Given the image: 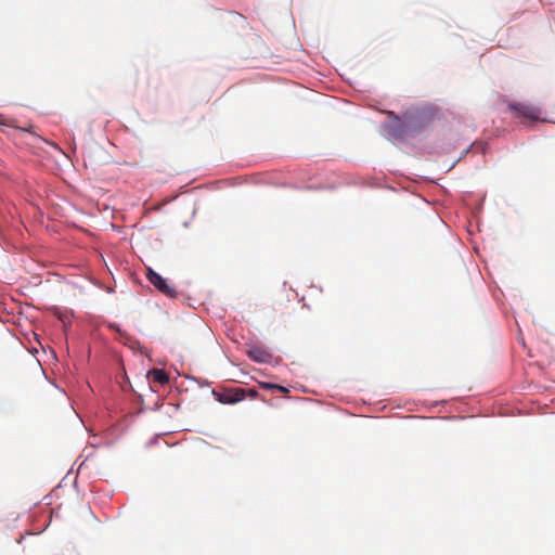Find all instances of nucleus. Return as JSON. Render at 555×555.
<instances>
[{"mask_svg": "<svg viewBox=\"0 0 555 555\" xmlns=\"http://www.w3.org/2000/svg\"><path fill=\"white\" fill-rule=\"evenodd\" d=\"M0 125L8 126V127H13L15 129H18V130H22V131H25V132H30V133L33 132V128H34L33 125H29L28 127H17L15 125V119H13V118L1 119L0 120Z\"/></svg>", "mask_w": 555, "mask_h": 555, "instance_id": "6", "label": "nucleus"}, {"mask_svg": "<svg viewBox=\"0 0 555 555\" xmlns=\"http://www.w3.org/2000/svg\"><path fill=\"white\" fill-rule=\"evenodd\" d=\"M247 356L255 362L268 363L271 361V353L262 347L253 346L248 349Z\"/></svg>", "mask_w": 555, "mask_h": 555, "instance_id": "3", "label": "nucleus"}, {"mask_svg": "<svg viewBox=\"0 0 555 555\" xmlns=\"http://www.w3.org/2000/svg\"><path fill=\"white\" fill-rule=\"evenodd\" d=\"M257 395V391L256 390H250V396L251 397H255Z\"/></svg>", "mask_w": 555, "mask_h": 555, "instance_id": "10", "label": "nucleus"}, {"mask_svg": "<svg viewBox=\"0 0 555 555\" xmlns=\"http://www.w3.org/2000/svg\"><path fill=\"white\" fill-rule=\"evenodd\" d=\"M62 555H77L75 552H73L72 550H65Z\"/></svg>", "mask_w": 555, "mask_h": 555, "instance_id": "9", "label": "nucleus"}, {"mask_svg": "<svg viewBox=\"0 0 555 555\" xmlns=\"http://www.w3.org/2000/svg\"><path fill=\"white\" fill-rule=\"evenodd\" d=\"M261 387L264 388V389H274L275 387H278V385L276 384H271V383H262Z\"/></svg>", "mask_w": 555, "mask_h": 555, "instance_id": "7", "label": "nucleus"}, {"mask_svg": "<svg viewBox=\"0 0 555 555\" xmlns=\"http://www.w3.org/2000/svg\"><path fill=\"white\" fill-rule=\"evenodd\" d=\"M245 397V390L237 388L235 390L225 392L220 396L219 400L222 403H235L243 400Z\"/></svg>", "mask_w": 555, "mask_h": 555, "instance_id": "4", "label": "nucleus"}, {"mask_svg": "<svg viewBox=\"0 0 555 555\" xmlns=\"http://www.w3.org/2000/svg\"><path fill=\"white\" fill-rule=\"evenodd\" d=\"M274 389L281 391V392H284V393H287L288 392V389L284 386H281V385H278V387H275Z\"/></svg>", "mask_w": 555, "mask_h": 555, "instance_id": "8", "label": "nucleus"}, {"mask_svg": "<svg viewBox=\"0 0 555 555\" xmlns=\"http://www.w3.org/2000/svg\"><path fill=\"white\" fill-rule=\"evenodd\" d=\"M146 279L158 292H160L165 296L170 298H175L177 296L176 288L169 285L166 279L160 276L151 268L146 269Z\"/></svg>", "mask_w": 555, "mask_h": 555, "instance_id": "2", "label": "nucleus"}, {"mask_svg": "<svg viewBox=\"0 0 555 555\" xmlns=\"http://www.w3.org/2000/svg\"><path fill=\"white\" fill-rule=\"evenodd\" d=\"M147 377L151 378V380L157 385L164 386L168 384L169 376L168 374L159 369H153L147 373Z\"/></svg>", "mask_w": 555, "mask_h": 555, "instance_id": "5", "label": "nucleus"}, {"mask_svg": "<svg viewBox=\"0 0 555 555\" xmlns=\"http://www.w3.org/2000/svg\"><path fill=\"white\" fill-rule=\"evenodd\" d=\"M507 108L513 117L518 119L535 121L541 115V109L538 106L525 102H508Z\"/></svg>", "mask_w": 555, "mask_h": 555, "instance_id": "1", "label": "nucleus"}]
</instances>
